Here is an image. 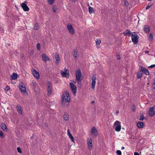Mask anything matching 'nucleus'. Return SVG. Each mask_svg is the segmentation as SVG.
Returning <instances> with one entry per match:
<instances>
[{
    "mask_svg": "<svg viewBox=\"0 0 155 155\" xmlns=\"http://www.w3.org/2000/svg\"><path fill=\"white\" fill-rule=\"evenodd\" d=\"M62 103L63 104L66 103H69L70 100V97L69 92L68 91L64 92L62 96Z\"/></svg>",
    "mask_w": 155,
    "mask_h": 155,
    "instance_id": "1",
    "label": "nucleus"
},
{
    "mask_svg": "<svg viewBox=\"0 0 155 155\" xmlns=\"http://www.w3.org/2000/svg\"><path fill=\"white\" fill-rule=\"evenodd\" d=\"M19 87L21 92L22 94L25 95L28 94L26 87L24 84L22 83L20 84L19 85Z\"/></svg>",
    "mask_w": 155,
    "mask_h": 155,
    "instance_id": "2",
    "label": "nucleus"
},
{
    "mask_svg": "<svg viewBox=\"0 0 155 155\" xmlns=\"http://www.w3.org/2000/svg\"><path fill=\"white\" fill-rule=\"evenodd\" d=\"M81 70L80 69L77 70L75 72V76L78 82H81Z\"/></svg>",
    "mask_w": 155,
    "mask_h": 155,
    "instance_id": "3",
    "label": "nucleus"
},
{
    "mask_svg": "<svg viewBox=\"0 0 155 155\" xmlns=\"http://www.w3.org/2000/svg\"><path fill=\"white\" fill-rule=\"evenodd\" d=\"M114 127L115 131L117 132L120 131L121 129L120 122L117 120L115 122L114 124Z\"/></svg>",
    "mask_w": 155,
    "mask_h": 155,
    "instance_id": "4",
    "label": "nucleus"
},
{
    "mask_svg": "<svg viewBox=\"0 0 155 155\" xmlns=\"http://www.w3.org/2000/svg\"><path fill=\"white\" fill-rule=\"evenodd\" d=\"M69 85L71 90L74 95H76L77 88L76 86L72 82H70L69 83Z\"/></svg>",
    "mask_w": 155,
    "mask_h": 155,
    "instance_id": "5",
    "label": "nucleus"
},
{
    "mask_svg": "<svg viewBox=\"0 0 155 155\" xmlns=\"http://www.w3.org/2000/svg\"><path fill=\"white\" fill-rule=\"evenodd\" d=\"M67 28L70 34L71 35H74L75 33L74 30L71 24H68L67 25Z\"/></svg>",
    "mask_w": 155,
    "mask_h": 155,
    "instance_id": "6",
    "label": "nucleus"
},
{
    "mask_svg": "<svg viewBox=\"0 0 155 155\" xmlns=\"http://www.w3.org/2000/svg\"><path fill=\"white\" fill-rule=\"evenodd\" d=\"M90 133L93 137H96L98 134V131L96 128L94 127L92 128Z\"/></svg>",
    "mask_w": 155,
    "mask_h": 155,
    "instance_id": "7",
    "label": "nucleus"
},
{
    "mask_svg": "<svg viewBox=\"0 0 155 155\" xmlns=\"http://www.w3.org/2000/svg\"><path fill=\"white\" fill-rule=\"evenodd\" d=\"M87 145L88 149L91 150L93 148V140L91 138H88L87 139Z\"/></svg>",
    "mask_w": 155,
    "mask_h": 155,
    "instance_id": "8",
    "label": "nucleus"
},
{
    "mask_svg": "<svg viewBox=\"0 0 155 155\" xmlns=\"http://www.w3.org/2000/svg\"><path fill=\"white\" fill-rule=\"evenodd\" d=\"M139 38V37L137 34H134L132 35V40L134 44H136L138 43Z\"/></svg>",
    "mask_w": 155,
    "mask_h": 155,
    "instance_id": "9",
    "label": "nucleus"
},
{
    "mask_svg": "<svg viewBox=\"0 0 155 155\" xmlns=\"http://www.w3.org/2000/svg\"><path fill=\"white\" fill-rule=\"evenodd\" d=\"M91 79L92 80L91 87L94 90L95 85L96 84V77L95 75H93L92 76Z\"/></svg>",
    "mask_w": 155,
    "mask_h": 155,
    "instance_id": "10",
    "label": "nucleus"
},
{
    "mask_svg": "<svg viewBox=\"0 0 155 155\" xmlns=\"http://www.w3.org/2000/svg\"><path fill=\"white\" fill-rule=\"evenodd\" d=\"M55 59V63L57 65H58L60 62V58L59 54L55 53L54 54Z\"/></svg>",
    "mask_w": 155,
    "mask_h": 155,
    "instance_id": "11",
    "label": "nucleus"
},
{
    "mask_svg": "<svg viewBox=\"0 0 155 155\" xmlns=\"http://www.w3.org/2000/svg\"><path fill=\"white\" fill-rule=\"evenodd\" d=\"M61 73L62 77H65L67 78H69V74L67 70L65 69L64 71H61Z\"/></svg>",
    "mask_w": 155,
    "mask_h": 155,
    "instance_id": "12",
    "label": "nucleus"
},
{
    "mask_svg": "<svg viewBox=\"0 0 155 155\" xmlns=\"http://www.w3.org/2000/svg\"><path fill=\"white\" fill-rule=\"evenodd\" d=\"M41 58L42 60L45 62H46L47 61H49L50 60V59L48 57L45 53L42 54Z\"/></svg>",
    "mask_w": 155,
    "mask_h": 155,
    "instance_id": "13",
    "label": "nucleus"
},
{
    "mask_svg": "<svg viewBox=\"0 0 155 155\" xmlns=\"http://www.w3.org/2000/svg\"><path fill=\"white\" fill-rule=\"evenodd\" d=\"M155 113V111L154 110V107H150L148 111L149 115L151 117H152L154 115Z\"/></svg>",
    "mask_w": 155,
    "mask_h": 155,
    "instance_id": "14",
    "label": "nucleus"
},
{
    "mask_svg": "<svg viewBox=\"0 0 155 155\" xmlns=\"http://www.w3.org/2000/svg\"><path fill=\"white\" fill-rule=\"evenodd\" d=\"M21 5L24 11H27L29 10V8L27 6V5L24 3H21Z\"/></svg>",
    "mask_w": 155,
    "mask_h": 155,
    "instance_id": "15",
    "label": "nucleus"
},
{
    "mask_svg": "<svg viewBox=\"0 0 155 155\" xmlns=\"http://www.w3.org/2000/svg\"><path fill=\"white\" fill-rule=\"evenodd\" d=\"M140 70L142 71V72H143L146 75H148L149 74V71L147 69H145L142 66H140Z\"/></svg>",
    "mask_w": 155,
    "mask_h": 155,
    "instance_id": "16",
    "label": "nucleus"
},
{
    "mask_svg": "<svg viewBox=\"0 0 155 155\" xmlns=\"http://www.w3.org/2000/svg\"><path fill=\"white\" fill-rule=\"evenodd\" d=\"M32 73L34 76L37 79H38L39 77L38 73L35 70H34L32 71Z\"/></svg>",
    "mask_w": 155,
    "mask_h": 155,
    "instance_id": "17",
    "label": "nucleus"
},
{
    "mask_svg": "<svg viewBox=\"0 0 155 155\" xmlns=\"http://www.w3.org/2000/svg\"><path fill=\"white\" fill-rule=\"evenodd\" d=\"M1 129L4 131H7L8 128L5 124L4 123H1Z\"/></svg>",
    "mask_w": 155,
    "mask_h": 155,
    "instance_id": "18",
    "label": "nucleus"
},
{
    "mask_svg": "<svg viewBox=\"0 0 155 155\" xmlns=\"http://www.w3.org/2000/svg\"><path fill=\"white\" fill-rule=\"evenodd\" d=\"M16 109L19 114L22 115L23 114V111L21 106L19 105H17L16 106Z\"/></svg>",
    "mask_w": 155,
    "mask_h": 155,
    "instance_id": "19",
    "label": "nucleus"
},
{
    "mask_svg": "<svg viewBox=\"0 0 155 155\" xmlns=\"http://www.w3.org/2000/svg\"><path fill=\"white\" fill-rule=\"evenodd\" d=\"M150 27L149 25H146L144 27V31L147 33L149 32L150 31Z\"/></svg>",
    "mask_w": 155,
    "mask_h": 155,
    "instance_id": "20",
    "label": "nucleus"
},
{
    "mask_svg": "<svg viewBox=\"0 0 155 155\" xmlns=\"http://www.w3.org/2000/svg\"><path fill=\"white\" fill-rule=\"evenodd\" d=\"M96 45L97 48H98L100 47V44L101 43V40L98 38L96 39Z\"/></svg>",
    "mask_w": 155,
    "mask_h": 155,
    "instance_id": "21",
    "label": "nucleus"
},
{
    "mask_svg": "<svg viewBox=\"0 0 155 155\" xmlns=\"http://www.w3.org/2000/svg\"><path fill=\"white\" fill-rule=\"evenodd\" d=\"M78 52L76 49H74L73 50V55L75 58H77L78 55Z\"/></svg>",
    "mask_w": 155,
    "mask_h": 155,
    "instance_id": "22",
    "label": "nucleus"
},
{
    "mask_svg": "<svg viewBox=\"0 0 155 155\" xmlns=\"http://www.w3.org/2000/svg\"><path fill=\"white\" fill-rule=\"evenodd\" d=\"M131 34V32L128 30H127L124 33V35L125 36L128 35L129 36H130Z\"/></svg>",
    "mask_w": 155,
    "mask_h": 155,
    "instance_id": "23",
    "label": "nucleus"
},
{
    "mask_svg": "<svg viewBox=\"0 0 155 155\" xmlns=\"http://www.w3.org/2000/svg\"><path fill=\"white\" fill-rule=\"evenodd\" d=\"M52 11L56 13L57 12V11L58 10V8L56 5H53L52 6Z\"/></svg>",
    "mask_w": 155,
    "mask_h": 155,
    "instance_id": "24",
    "label": "nucleus"
},
{
    "mask_svg": "<svg viewBox=\"0 0 155 155\" xmlns=\"http://www.w3.org/2000/svg\"><path fill=\"white\" fill-rule=\"evenodd\" d=\"M143 124L141 122H139L137 124V126L139 128H142L143 127Z\"/></svg>",
    "mask_w": 155,
    "mask_h": 155,
    "instance_id": "25",
    "label": "nucleus"
},
{
    "mask_svg": "<svg viewBox=\"0 0 155 155\" xmlns=\"http://www.w3.org/2000/svg\"><path fill=\"white\" fill-rule=\"evenodd\" d=\"M17 77V75L16 73H13L11 75V78L12 80H15L16 79Z\"/></svg>",
    "mask_w": 155,
    "mask_h": 155,
    "instance_id": "26",
    "label": "nucleus"
},
{
    "mask_svg": "<svg viewBox=\"0 0 155 155\" xmlns=\"http://www.w3.org/2000/svg\"><path fill=\"white\" fill-rule=\"evenodd\" d=\"M63 117L65 120L68 121L69 120V116L68 114H65L63 116Z\"/></svg>",
    "mask_w": 155,
    "mask_h": 155,
    "instance_id": "27",
    "label": "nucleus"
},
{
    "mask_svg": "<svg viewBox=\"0 0 155 155\" xmlns=\"http://www.w3.org/2000/svg\"><path fill=\"white\" fill-rule=\"evenodd\" d=\"M88 9L90 14H91L94 12V9L93 8L90 6L89 7Z\"/></svg>",
    "mask_w": 155,
    "mask_h": 155,
    "instance_id": "28",
    "label": "nucleus"
},
{
    "mask_svg": "<svg viewBox=\"0 0 155 155\" xmlns=\"http://www.w3.org/2000/svg\"><path fill=\"white\" fill-rule=\"evenodd\" d=\"M68 136L70 139L71 140V141L74 143V140L72 134H70L69 135H68Z\"/></svg>",
    "mask_w": 155,
    "mask_h": 155,
    "instance_id": "29",
    "label": "nucleus"
},
{
    "mask_svg": "<svg viewBox=\"0 0 155 155\" xmlns=\"http://www.w3.org/2000/svg\"><path fill=\"white\" fill-rule=\"evenodd\" d=\"M142 71L140 70V71H139L138 72L137 74V78H141L142 77Z\"/></svg>",
    "mask_w": 155,
    "mask_h": 155,
    "instance_id": "30",
    "label": "nucleus"
},
{
    "mask_svg": "<svg viewBox=\"0 0 155 155\" xmlns=\"http://www.w3.org/2000/svg\"><path fill=\"white\" fill-rule=\"evenodd\" d=\"M34 28L36 30H38L39 29V27L38 23H35V25H34Z\"/></svg>",
    "mask_w": 155,
    "mask_h": 155,
    "instance_id": "31",
    "label": "nucleus"
},
{
    "mask_svg": "<svg viewBox=\"0 0 155 155\" xmlns=\"http://www.w3.org/2000/svg\"><path fill=\"white\" fill-rule=\"evenodd\" d=\"M47 89L52 88V85L51 83L50 82H48L47 84Z\"/></svg>",
    "mask_w": 155,
    "mask_h": 155,
    "instance_id": "32",
    "label": "nucleus"
},
{
    "mask_svg": "<svg viewBox=\"0 0 155 155\" xmlns=\"http://www.w3.org/2000/svg\"><path fill=\"white\" fill-rule=\"evenodd\" d=\"M0 137L2 138H4L5 136L2 131L0 130Z\"/></svg>",
    "mask_w": 155,
    "mask_h": 155,
    "instance_id": "33",
    "label": "nucleus"
},
{
    "mask_svg": "<svg viewBox=\"0 0 155 155\" xmlns=\"http://www.w3.org/2000/svg\"><path fill=\"white\" fill-rule=\"evenodd\" d=\"M48 94V95H50L52 93V88L47 89Z\"/></svg>",
    "mask_w": 155,
    "mask_h": 155,
    "instance_id": "34",
    "label": "nucleus"
},
{
    "mask_svg": "<svg viewBox=\"0 0 155 155\" xmlns=\"http://www.w3.org/2000/svg\"><path fill=\"white\" fill-rule=\"evenodd\" d=\"M153 35L152 34H150L148 37V39L150 41H151L153 39Z\"/></svg>",
    "mask_w": 155,
    "mask_h": 155,
    "instance_id": "35",
    "label": "nucleus"
},
{
    "mask_svg": "<svg viewBox=\"0 0 155 155\" xmlns=\"http://www.w3.org/2000/svg\"><path fill=\"white\" fill-rule=\"evenodd\" d=\"M48 2L49 4L52 5L54 3V0H48Z\"/></svg>",
    "mask_w": 155,
    "mask_h": 155,
    "instance_id": "36",
    "label": "nucleus"
},
{
    "mask_svg": "<svg viewBox=\"0 0 155 155\" xmlns=\"http://www.w3.org/2000/svg\"><path fill=\"white\" fill-rule=\"evenodd\" d=\"M144 119V117L143 115H142L140 117V120H143Z\"/></svg>",
    "mask_w": 155,
    "mask_h": 155,
    "instance_id": "37",
    "label": "nucleus"
},
{
    "mask_svg": "<svg viewBox=\"0 0 155 155\" xmlns=\"http://www.w3.org/2000/svg\"><path fill=\"white\" fill-rule=\"evenodd\" d=\"M116 153L118 155H121V152L120 150H117L116 151Z\"/></svg>",
    "mask_w": 155,
    "mask_h": 155,
    "instance_id": "38",
    "label": "nucleus"
},
{
    "mask_svg": "<svg viewBox=\"0 0 155 155\" xmlns=\"http://www.w3.org/2000/svg\"><path fill=\"white\" fill-rule=\"evenodd\" d=\"M32 84L34 87H35L36 86V83L34 81H32Z\"/></svg>",
    "mask_w": 155,
    "mask_h": 155,
    "instance_id": "39",
    "label": "nucleus"
},
{
    "mask_svg": "<svg viewBox=\"0 0 155 155\" xmlns=\"http://www.w3.org/2000/svg\"><path fill=\"white\" fill-rule=\"evenodd\" d=\"M37 48L38 50H40V45L39 43H38L37 45Z\"/></svg>",
    "mask_w": 155,
    "mask_h": 155,
    "instance_id": "40",
    "label": "nucleus"
},
{
    "mask_svg": "<svg viewBox=\"0 0 155 155\" xmlns=\"http://www.w3.org/2000/svg\"><path fill=\"white\" fill-rule=\"evenodd\" d=\"M4 89L5 90L8 91L10 89V87L9 86H7Z\"/></svg>",
    "mask_w": 155,
    "mask_h": 155,
    "instance_id": "41",
    "label": "nucleus"
},
{
    "mask_svg": "<svg viewBox=\"0 0 155 155\" xmlns=\"http://www.w3.org/2000/svg\"><path fill=\"white\" fill-rule=\"evenodd\" d=\"M17 150L18 152V153H21V148L20 147H17Z\"/></svg>",
    "mask_w": 155,
    "mask_h": 155,
    "instance_id": "42",
    "label": "nucleus"
},
{
    "mask_svg": "<svg viewBox=\"0 0 155 155\" xmlns=\"http://www.w3.org/2000/svg\"><path fill=\"white\" fill-rule=\"evenodd\" d=\"M155 67V64H152L151 65L148 67V68H152Z\"/></svg>",
    "mask_w": 155,
    "mask_h": 155,
    "instance_id": "43",
    "label": "nucleus"
},
{
    "mask_svg": "<svg viewBox=\"0 0 155 155\" xmlns=\"http://www.w3.org/2000/svg\"><path fill=\"white\" fill-rule=\"evenodd\" d=\"M132 109L133 111H135V107L134 105H133L132 106Z\"/></svg>",
    "mask_w": 155,
    "mask_h": 155,
    "instance_id": "44",
    "label": "nucleus"
},
{
    "mask_svg": "<svg viewBox=\"0 0 155 155\" xmlns=\"http://www.w3.org/2000/svg\"><path fill=\"white\" fill-rule=\"evenodd\" d=\"M124 4L125 5L127 6H128L129 5V3L128 2H127L126 1H125Z\"/></svg>",
    "mask_w": 155,
    "mask_h": 155,
    "instance_id": "45",
    "label": "nucleus"
},
{
    "mask_svg": "<svg viewBox=\"0 0 155 155\" xmlns=\"http://www.w3.org/2000/svg\"><path fill=\"white\" fill-rule=\"evenodd\" d=\"M67 134H68V135L71 134V133L69 129H68L67 130Z\"/></svg>",
    "mask_w": 155,
    "mask_h": 155,
    "instance_id": "46",
    "label": "nucleus"
},
{
    "mask_svg": "<svg viewBox=\"0 0 155 155\" xmlns=\"http://www.w3.org/2000/svg\"><path fill=\"white\" fill-rule=\"evenodd\" d=\"M153 88L155 89V80H154L153 82Z\"/></svg>",
    "mask_w": 155,
    "mask_h": 155,
    "instance_id": "47",
    "label": "nucleus"
},
{
    "mask_svg": "<svg viewBox=\"0 0 155 155\" xmlns=\"http://www.w3.org/2000/svg\"><path fill=\"white\" fill-rule=\"evenodd\" d=\"M150 5H147L146 8V10L149 9L150 8Z\"/></svg>",
    "mask_w": 155,
    "mask_h": 155,
    "instance_id": "48",
    "label": "nucleus"
},
{
    "mask_svg": "<svg viewBox=\"0 0 155 155\" xmlns=\"http://www.w3.org/2000/svg\"><path fill=\"white\" fill-rule=\"evenodd\" d=\"M117 59L119 60L120 59V57L119 55H117Z\"/></svg>",
    "mask_w": 155,
    "mask_h": 155,
    "instance_id": "49",
    "label": "nucleus"
},
{
    "mask_svg": "<svg viewBox=\"0 0 155 155\" xmlns=\"http://www.w3.org/2000/svg\"><path fill=\"white\" fill-rule=\"evenodd\" d=\"M134 155H140L137 152H135L134 153Z\"/></svg>",
    "mask_w": 155,
    "mask_h": 155,
    "instance_id": "50",
    "label": "nucleus"
},
{
    "mask_svg": "<svg viewBox=\"0 0 155 155\" xmlns=\"http://www.w3.org/2000/svg\"><path fill=\"white\" fill-rule=\"evenodd\" d=\"M145 52L146 53H149V51L148 50H146L145 51Z\"/></svg>",
    "mask_w": 155,
    "mask_h": 155,
    "instance_id": "51",
    "label": "nucleus"
},
{
    "mask_svg": "<svg viewBox=\"0 0 155 155\" xmlns=\"http://www.w3.org/2000/svg\"><path fill=\"white\" fill-rule=\"evenodd\" d=\"M124 149V147H121V149L122 150H123V149Z\"/></svg>",
    "mask_w": 155,
    "mask_h": 155,
    "instance_id": "52",
    "label": "nucleus"
},
{
    "mask_svg": "<svg viewBox=\"0 0 155 155\" xmlns=\"http://www.w3.org/2000/svg\"><path fill=\"white\" fill-rule=\"evenodd\" d=\"M118 113H119V111L118 110L117 111L116 113L117 114H118Z\"/></svg>",
    "mask_w": 155,
    "mask_h": 155,
    "instance_id": "53",
    "label": "nucleus"
},
{
    "mask_svg": "<svg viewBox=\"0 0 155 155\" xmlns=\"http://www.w3.org/2000/svg\"><path fill=\"white\" fill-rule=\"evenodd\" d=\"M147 85H149V83H147Z\"/></svg>",
    "mask_w": 155,
    "mask_h": 155,
    "instance_id": "54",
    "label": "nucleus"
},
{
    "mask_svg": "<svg viewBox=\"0 0 155 155\" xmlns=\"http://www.w3.org/2000/svg\"><path fill=\"white\" fill-rule=\"evenodd\" d=\"M152 0H148V1H151Z\"/></svg>",
    "mask_w": 155,
    "mask_h": 155,
    "instance_id": "55",
    "label": "nucleus"
}]
</instances>
